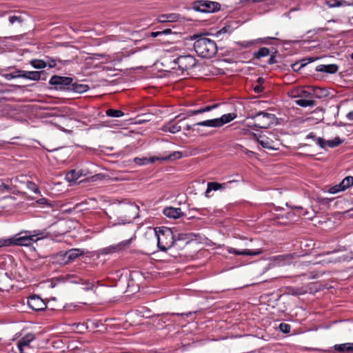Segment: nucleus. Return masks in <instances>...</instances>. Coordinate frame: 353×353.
<instances>
[{
  "label": "nucleus",
  "mask_w": 353,
  "mask_h": 353,
  "mask_svg": "<svg viewBox=\"0 0 353 353\" xmlns=\"http://www.w3.org/2000/svg\"><path fill=\"white\" fill-rule=\"evenodd\" d=\"M196 39L194 43V49L196 54L203 58H211L217 52L215 42L202 36L194 35Z\"/></svg>",
  "instance_id": "obj_1"
},
{
  "label": "nucleus",
  "mask_w": 353,
  "mask_h": 353,
  "mask_svg": "<svg viewBox=\"0 0 353 353\" xmlns=\"http://www.w3.org/2000/svg\"><path fill=\"white\" fill-rule=\"evenodd\" d=\"M155 235L157 238L158 247L162 251H166L176 243V236L170 228H159V230H155Z\"/></svg>",
  "instance_id": "obj_2"
},
{
  "label": "nucleus",
  "mask_w": 353,
  "mask_h": 353,
  "mask_svg": "<svg viewBox=\"0 0 353 353\" xmlns=\"http://www.w3.org/2000/svg\"><path fill=\"white\" fill-rule=\"evenodd\" d=\"M139 210V206L134 204H129L125 206L119 212V216L113 224H125L130 223L138 216Z\"/></svg>",
  "instance_id": "obj_3"
},
{
  "label": "nucleus",
  "mask_w": 353,
  "mask_h": 353,
  "mask_svg": "<svg viewBox=\"0 0 353 353\" xmlns=\"http://www.w3.org/2000/svg\"><path fill=\"white\" fill-rule=\"evenodd\" d=\"M248 119L256 120L254 126L265 129L273 124L275 119V116L273 114L260 111L255 114L249 115Z\"/></svg>",
  "instance_id": "obj_4"
},
{
  "label": "nucleus",
  "mask_w": 353,
  "mask_h": 353,
  "mask_svg": "<svg viewBox=\"0 0 353 353\" xmlns=\"http://www.w3.org/2000/svg\"><path fill=\"white\" fill-rule=\"evenodd\" d=\"M37 235H25L19 237L10 239H1L0 248L4 246H10L11 245L20 246H30L32 242L36 241L39 239H35Z\"/></svg>",
  "instance_id": "obj_5"
},
{
  "label": "nucleus",
  "mask_w": 353,
  "mask_h": 353,
  "mask_svg": "<svg viewBox=\"0 0 353 353\" xmlns=\"http://www.w3.org/2000/svg\"><path fill=\"white\" fill-rule=\"evenodd\" d=\"M236 117L235 113H228L222 115L220 118L209 119L201 122L196 123L194 125L219 128L225 123H228Z\"/></svg>",
  "instance_id": "obj_6"
},
{
  "label": "nucleus",
  "mask_w": 353,
  "mask_h": 353,
  "mask_svg": "<svg viewBox=\"0 0 353 353\" xmlns=\"http://www.w3.org/2000/svg\"><path fill=\"white\" fill-rule=\"evenodd\" d=\"M72 78L53 75L49 81V83L54 86L56 90L62 91H70Z\"/></svg>",
  "instance_id": "obj_7"
},
{
  "label": "nucleus",
  "mask_w": 353,
  "mask_h": 353,
  "mask_svg": "<svg viewBox=\"0 0 353 353\" xmlns=\"http://www.w3.org/2000/svg\"><path fill=\"white\" fill-rule=\"evenodd\" d=\"M221 6L219 3L206 0H201L194 3V10L201 12H214L219 10Z\"/></svg>",
  "instance_id": "obj_8"
},
{
  "label": "nucleus",
  "mask_w": 353,
  "mask_h": 353,
  "mask_svg": "<svg viewBox=\"0 0 353 353\" xmlns=\"http://www.w3.org/2000/svg\"><path fill=\"white\" fill-rule=\"evenodd\" d=\"M174 62L176 63L179 68L182 71H186L195 67L196 61L192 55H181L174 59Z\"/></svg>",
  "instance_id": "obj_9"
},
{
  "label": "nucleus",
  "mask_w": 353,
  "mask_h": 353,
  "mask_svg": "<svg viewBox=\"0 0 353 353\" xmlns=\"http://www.w3.org/2000/svg\"><path fill=\"white\" fill-rule=\"evenodd\" d=\"M228 252L235 255L256 256L262 254L263 250L260 248L256 249H241L238 250L234 248H228Z\"/></svg>",
  "instance_id": "obj_10"
},
{
  "label": "nucleus",
  "mask_w": 353,
  "mask_h": 353,
  "mask_svg": "<svg viewBox=\"0 0 353 353\" xmlns=\"http://www.w3.org/2000/svg\"><path fill=\"white\" fill-rule=\"evenodd\" d=\"M28 304L30 308L35 311H41L46 307V303L39 296L33 295L29 298Z\"/></svg>",
  "instance_id": "obj_11"
},
{
  "label": "nucleus",
  "mask_w": 353,
  "mask_h": 353,
  "mask_svg": "<svg viewBox=\"0 0 353 353\" xmlns=\"http://www.w3.org/2000/svg\"><path fill=\"white\" fill-rule=\"evenodd\" d=\"M163 212L165 216L170 219H179L185 216V214L179 208L166 207Z\"/></svg>",
  "instance_id": "obj_12"
},
{
  "label": "nucleus",
  "mask_w": 353,
  "mask_h": 353,
  "mask_svg": "<svg viewBox=\"0 0 353 353\" xmlns=\"http://www.w3.org/2000/svg\"><path fill=\"white\" fill-rule=\"evenodd\" d=\"M35 339V336L33 334L29 333L26 336L22 337L19 341L17 344L18 349L19 350V353H24L23 348L24 347H29V344L30 342Z\"/></svg>",
  "instance_id": "obj_13"
},
{
  "label": "nucleus",
  "mask_w": 353,
  "mask_h": 353,
  "mask_svg": "<svg viewBox=\"0 0 353 353\" xmlns=\"http://www.w3.org/2000/svg\"><path fill=\"white\" fill-rule=\"evenodd\" d=\"M254 139L257 141V142L264 148L268 149H274V147L272 145L273 141L270 140L268 137L264 135L257 136L255 133L252 134Z\"/></svg>",
  "instance_id": "obj_14"
},
{
  "label": "nucleus",
  "mask_w": 353,
  "mask_h": 353,
  "mask_svg": "<svg viewBox=\"0 0 353 353\" xmlns=\"http://www.w3.org/2000/svg\"><path fill=\"white\" fill-rule=\"evenodd\" d=\"M82 170H72L65 174V179L68 182H76L81 176H85Z\"/></svg>",
  "instance_id": "obj_15"
},
{
  "label": "nucleus",
  "mask_w": 353,
  "mask_h": 353,
  "mask_svg": "<svg viewBox=\"0 0 353 353\" xmlns=\"http://www.w3.org/2000/svg\"><path fill=\"white\" fill-rule=\"evenodd\" d=\"M89 89L90 87L88 85L80 83L78 82H73L72 81L70 92L81 94L87 92Z\"/></svg>",
  "instance_id": "obj_16"
},
{
  "label": "nucleus",
  "mask_w": 353,
  "mask_h": 353,
  "mask_svg": "<svg viewBox=\"0 0 353 353\" xmlns=\"http://www.w3.org/2000/svg\"><path fill=\"white\" fill-rule=\"evenodd\" d=\"M339 67L336 64L319 65L316 68L317 72L334 74L338 71Z\"/></svg>",
  "instance_id": "obj_17"
},
{
  "label": "nucleus",
  "mask_w": 353,
  "mask_h": 353,
  "mask_svg": "<svg viewBox=\"0 0 353 353\" xmlns=\"http://www.w3.org/2000/svg\"><path fill=\"white\" fill-rule=\"evenodd\" d=\"M334 350L341 353H352L353 343H346L342 344H336L334 346Z\"/></svg>",
  "instance_id": "obj_18"
},
{
  "label": "nucleus",
  "mask_w": 353,
  "mask_h": 353,
  "mask_svg": "<svg viewBox=\"0 0 353 353\" xmlns=\"http://www.w3.org/2000/svg\"><path fill=\"white\" fill-rule=\"evenodd\" d=\"M179 18V15L176 13L165 14L159 16L158 21L160 23L174 22Z\"/></svg>",
  "instance_id": "obj_19"
},
{
  "label": "nucleus",
  "mask_w": 353,
  "mask_h": 353,
  "mask_svg": "<svg viewBox=\"0 0 353 353\" xmlns=\"http://www.w3.org/2000/svg\"><path fill=\"white\" fill-rule=\"evenodd\" d=\"M190 238L189 236V234H183V233L178 234V236L176 238V243H174V245L181 248L184 245H186L187 243H188L190 241Z\"/></svg>",
  "instance_id": "obj_20"
},
{
  "label": "nucleus",
  "mask_w": 353,
  "mask_h": 353,
  "mask_svg": "<svg viewBox=\"0 0 353 353\" xmlns=\"http://www.w3.org/2000/svg\"><path fill=\"white\" fill-rule=\"evenodd\" d=\"M83 254L84 252L80 249H71L65 252V257L67 259V261H70Z\"/></svg>",
  "instance_id": "obj_21"
},
{
  "label": "nucleus",
  "mask_w": 353,
  "mask_h": 353,
  "mask_svg": "<svg viewBox=\"0 0 353 353\" xmlns=\"http://www.w3.org/2000/svg\"><path fill=\"white\" fill-rule=\"evenodd\" d=\"M131 241H132V239L122 241L117 245H115L111 246L108 248H106L105 250H108V252H106L105 253H109V252H115V251H118V250L124 249L129 246V245L131 243Z\"/></svg>",
  "instance_id": "obj_22"
},
{
  "label": "nucleus",
  "mask_w": 353,
  "mask_h": 353,
  "mask_svg": "<svg viewBox=\"0 0 353 353\" xmlns=\"http://www.w3.org/2000/svg\"><path fill=\"white\" fill-rule=\"evenodd\" d=\"M159 157H152L150 158L136 157L134 159V162L139 165H145V164H148V163H153L155 161H157V160L159 161Z\"/></svg>",
  "instance_id": "obj_23"
},
{
  "label": "nucleus",
  "mask_w": 353,
  "mask_h": 353,
  "mask_svg": "<svg viewBox=\"0 0 353 353\" xmlns=\"http://www.w3.org/2000/svg\"><path fill=\"white\" fill-rule=\"evenodd\" d=\"M182 157V153L181 152L176 151L173 152L169 155L165 157H159V161H174L176 159H179Z\"/></svg>",
  "instance_id": "obj_24"
},
{
  "label": "nucleus",
  "mask_w": 353,
  "mask_h": 353,
  "mask_svg": "<svg viewBox=\"0 0 353 353\" xmlns=\"http://www.w3.org/2000/svg\"><path fill=\"white\" fill-rule=\"evenodd\" d=\"M181 126L179 125L178 124H172V123L170 122L168 124L165 125L162 128V130L165 132H169L170 133L174 134L179 132L181 130Z\"/></svg>",
  "instance_id": "obj_25"
},
{
  "label": "nucleus",
  "mask_w": 353,
  "mask_h": 353,
  "mask_svg": "<svg viewBox=\"0 0 353 353\" xmlns=\"http://www.w3.org/2000/svg\"><path fill=\"white\" fill-rule=\"evenodd\" d=\"M270 53V51L267 48H261L257 52H254L253 57L256 59H260L262 57H267Z\"/></svg>",
  "instance_id": "obj_26"
},
{
  "label": "nucleus",
  "mask_w": 353,
  "mask_h": 353,
  "mask_svg": "<svg viewBox=\"0 0 353 353\" xmlns=\"http://www.w3.org/2000/svg\"><path fill=\"white\" fill-rule=\"evenodd\" d=\"M30 64L36 69H43L47 66V62L42 59H32Z\"/></svg>",
  "instance_id": "obj_27"
},
{
  "label": "nucleus",
  "mask_w": 353,
  "mask_h": 353,
  "mask_svg": "<svg viewBox=\"0 0 353 353\" xmlns=\"http://www.w3.org/2000/svg\"><path fill=\"white\" fill-rule=\"evenodd\" d=\"M70 282L73 283H82L83 284L86 285V287L85 288V290H88L92 288L93 284L89 283L88 281H83L82 279L79 277H77L74 276H71V281Z\"/></svg>",
  "instance_id": "obj_28"
},
{
  "label": "nucleus",
  "mask_w": 353,
  "mask_h": 353,
  "mask_svg": "<svg viewBox=\"0 0 353 353\" xmlns=\"http://www.w3.org/2000/svg\"><path fill=\"white\" fill-rule=\"evenodd\" d=\"M274 39V38H272V37H268V38H265V39H259L256 40H252V41L242 43L241 45V46H243L244 48H248L250 46L254 45L255 43H266L265 40Z\"/></svg>",
  "instance_id": "obj_29"
},
{
  "label": "nucleus",
  "mask_w": 353,
  "mask_h": 353,
  "mask_svg": "<svg viewBox=\"0 0 353 353\" xmlns=\"http://www.w3.org/2000/svg\"><path fill=\"white\" fill-rule=\"evenodd\" d=\"M296 105L301 107H313L315 105V101L314 100H308V99H298L295 101Z\"/></svg>",
  "instance_id": "obj_30"
},
{
  "label": "nucleus",
  "mask_w": 353,
  "mask_h": 353,
  "mask_svg": "<svg viewBox=\"0 0 353 353\" xmlns=\"http://www.w3.org/2000/svg\"><path fill=\"white\" fill-rule=\"evenodd\" d=\"M223 187V184L216 182H210L208 183V188L205 192V196H208V194L212 190H218Z\"/></svg>",
  "instance_id": "obj_31"
},
{
  "label": "nucleus",
  "mask_w": 353,
  "mask_h": 353,
  "mask_svg": "<svg viewBox=\"0 0 353 353\" xmlns=\"http://www.w3.org/2000/svg\"><path fill=\"white\" fill-rule=\"evenodd\" d=\"M107 116L110 117H121L124 115V113L120 110L108 109L105 112Z\"/></svg>",
  "instance_id": "obj_32"
},
{
  "label": "nucleus",
  "mask_w": 353,
  "mask_h": 353,
  "mask_svg": "<svg viewBox=\"0 0 353 353\" xmlns=\"http://www.w3.org/2000/svg\"><path fill=\"white\" fill-rule=\"evenodd\" d=\"M43 74H44L43 71H28V79L39 81L41 79V76Z\"/></svg>",
  "instance_id": "obj_33"
},
{
  "label": "nucleus",
  "mask_w": 353,
  "mask_h": 353,
  "mask_svg": "<svg viewBox=\"0 0 353 353\" xmlns=\"http://www.w3.org/2000/svg\"><path fill=\"white\" fill-rule=\"evenodd\" d=\"M341 185H342V188L346 190L353 185V176H348L344 178L341 182L340 183Z\"/></svg>",
  "instance_id": "obj_34"
},
{
  "label": "nucleus",
  "mask_w": 353,
  "mask_h": 353,
  "mask_svg": "<svg viewBox=\"0 0 353 353\" xmlns=\"http://www.w3.org/2000/svg\"><path fill=\"white\" fill-rule=\"evenodd\" d=\"M8 21L11 25L21 26L23 21V19H22L21 16L11 15L8 17Z\"/></svg>",
  "instance_id": "obj_35"
},
{
  "label": "nucleus",
  "mask_w": 353,
  "mask_h": 353,
  "mask_svg": "<svg viewBox=\"0 0 353 353\" xmlns=\"http://www.w3.org/2000/svg\"><path fill=\"white\" fill-rule=\"evenodd\" d=\"M326 4L330 8H334V7H339L341 6H345L347 4V1H339V0H327Z\"/></svg>",
  "instance_id": "obj_36"
},
{
  "label": "nucleus",
  "mask_w": 353,
  "mask_h": 353,
  "mask_svg": "<svg viewBox=\"0 0 353 353\" xmlns=\"http://www.w3.org/2000/svg\"><path fill=\"white\" fill-rule=\"evenodd\" d=\"M314 94L317 98H321L323 97H326L327 94V92L326 90L321 88H314L313 89Z\"/></svg>",
  "instance_id": "obj_37"
},
{
  "label": "nucleus",
  "mask_w": 353,
  "mask_h": 353,
  "mask_svg": "<svg viewBox=\"0 0 353 353\" xmlns=\"http://www.w3.org/2000/svg\"><path fill=\"white\" fill-rule=\"evenodd\" d=\"M343 143V140L341 139L339 137H335L333 140H328L326 141V145L330 148H334Z\"/></svg>",
  "instance_id": "obj_38"
},
{
  "label": "nucleus",
  "mask_w": 353,
  "mask_h": 353,
  "mask_svg": "<svg viewBox=\"0 0 353 353\" xmlns=\"http://www.w3.org/2000/svg\"><path fill=\"white\" fill-rule=\"evenodd\" d=\"M37 203L40 205H46L51 208H54L56 205L55 202L50 201L46 198L39 199V200H37Z\"/></svg>",
  "instance_id": "obj_39"
},
{
  "label": "nucleus",
  "mask_w": 353,
  "mask_h": 353,
  "mask_svg": "<svg viewBox=\"0 0 353 353\" xmlns=\"http://www.w3.org/2000/svg\"><path fill=\"white\" fill-rule=\"evenodd\" d=\"M345 190L343 188H342V185H341V183H339V184L337 185H335L332 187H331L328 192L330 193V194H336L339 192H341V191H344Z\"/></svg>",
  "instance_id": "obj_40"
},
{
  "label": "nucleus",
  "mask_w": 353,
  "mask_h": 353,
  "mask_svg": "<svg viewBox=\"0 0 353 353\" xmlns=\"http://www.w3.org/2000/svg\"><path fill=\"white\" fill-rule=\"evenodd\" d=\"M290 293L292 295H301L306 293V290H305L302 288H290Z\"/></svg>",
  "instance_id": "obj_41"
},
{
  "label": "nucleus",
  "mask_w": 353,
  "mask_h": 353,
  "mask_svg": "<svg viewBox=\"0 0 353 353\" xmlns=\"http://www.w3.org/2000/svg\"><path fill=\"white\" fill-rule=\"evenodd\" d=\"M291 327L289 324L282 323L279 325V330L283 333H289L290 332Z\"/></svg>",
  "instance_id": "obj_42"
},
{
  "label": "nucleus",
  "mask_w": 353,
  "mask_h": 353,
  "mask_svg": "<svg viewBox=\"0 0 353 353\" xmlns=\"http://www.w3.org/2000/svg\"><path fill=\"white\" fill-rule=\"evenodd\" d=\"M317 59L318 58L308 57L299 61V63H300V64H303V67H305L307 63L313 62Z\"/></svg>",
  "instance_id": "obj_43"
},
{
  "label": "nucleus",
  "mask_w": 353,
  "mask_h": 353,
  "mask_svg": "<svg viewBox=\"0 0 353 353\" xmlns=\"http://www.w3.org/2000/svg\"><path fill=\"white\" fill-rule=\"evenodd\" d=\"M291 68L294 72H299L303 68V64H300V63L296 62L292 64Z\"/></svg>",
  "instance_id": "obj_44"
},
{
  "label": "nucleus",
  "mask_w": 353,
  "mask_h": 353,
  "mask_svg": "<svg viewBox=\"0 0 353 353\" xmlns=\"http://www.w3.org/2000/svg\"><path fill=\"white\" fill-rule=\"evenodd\" d=\"M217 106H218V104H214L212 105H207V106H205L203 108L199 109L200 110V112L201 114V113H203V112H209V111L216 108Z\"/></svg>",
  "instance_id": "obj_45"
},
{
  "label": "nucleus",
  "mask_w": 353,
  "mask_h": 353,
  "mask_svg": "<svg viewBox=\"0 0 353 353\" xmlns=\"http://www.w3.org/2000/svg\"><path fill=\"white\" fill-rule=\"evenodd\" d=\"M20 74H17V78H24L28 79V71L18 70Z\"/></svg>",
  "instance_id": "obj_46"
},
{
  "label": "nucleus",
  "mask_w": 353,
  "mask_h": 353,
  "mask_svg": "<svg viewBox=\"0 0 353 353\" xmlns=\"http://www.w3.org/2000/svg\"><path fill=\"white\" fill-rule=\"evenodd\" d=\"M227 32H230V33L231 32L230 26H225V27L222 28L220 30H219L216 32V35L219 36V34H225Z\"/></svg>",
  "instance_id": "obj_47"
},
{
  "label": "nucleus",
  "mask_w": 353,
  "mask_h": 353,
  "mask_svg": "<svg viewBox=\"0 0 353 353\" xmlns=\"http://www.w3.org/2000/svg\"><path fill=\"white\" fill-rule=\"evenodd\" d=\"M201 114L200 112V110H190V111H188V113H187V117H192V116H194V115H196V114ZM186 118V117L182 118L181 120H183Z\"/></svg>",
  "instance_id": "obj_48"
},
{
  "label": "nucleus",
  "mask_w": 353,
  "mask_h": 353,
  "mask_svg": "<svg viewBox=\"0 0 353 353\" xmlns=\"http://www.w3.org/2000/svg\"><path fill=\"white\" fill-rule=\"evenodd\" d=\"M316 143L321 148H324L326 145V141L321 137L316 139Z\"/></svg>",
  "instance_id": "obj_49"
},
{
  "label": "nucleus",
  "mask_w": 353,
  "mask_h": 353,
  "mask_svg": "<svg viewBox=\"0 0 353 353\" xmlns=\"http://www.w3.org/2000/svg\"><path fill=\"white\" fill-rule=\"evenodd\" d=\"M3 77H4L6 79H8V80H10V79H16V78H17V74H13V73L5 74H3Z\"/></svg>",
  "instance_id": "obj_50"
},
{
  "label": "nucleus",
  "mask_w": 353,
  "mask_h": 353,
  "mask_svg": "<svg viewBox=\"0 0 353 353\" xmlns=\"http://www.w3.org/2000/svg\"><path fill=\"white\" fill-rule=\"evenodd\" d=\"M28 188L33 190L34 192H37L39 191L38 188H37L36 185L32 182H28Z\"/></svg>",
  "instance_id": "obj_51"
},
{
  "label": "nucleus",
  "mask_w": 353,
  "mask_h": 353,
  "mask_svg": "<svg viewBox=\"0 0 353 353\" xmlns=\"http://www.w3.org/2000/svg\"><path fill=\"white\" fill-rule=\"evenodd\" d=\"M254 90L256 93H261L263 91V88L260 85H256L254 87Z\"/></svg>",
  "instance_id": "obj_52"
},
{
  "label": "nucleus",
  "mask_w": 353,
  "mask_h": 353,
  "mask_svg": "<svg viewBox=\"0 0 353 353\" xmlns=\"http://www.w3.org/2000/svg\"><path fill=\"white\" fill-rule=\"evenodd\" d=\"M277 61L275 59V56L274 54H272L268 60V63L270 65H272V64H274L276 63Z\"/></svg>",
  "instance_id": "obj_53"
},
{
  "label": "nucleus",
  "mask_w": 353,
  "mask_h": 353,
  "mask_svg": "<svg viewBox=\"0 0 353 353\" xmlns=\"http://www.w3.org/2000/svg\"><path fill=\"white\" fill-rule=\"evenodd\" d=\"M47 65L49 68H54L56 65V62L54 59H50L48 62H47Z\"/></svg>",
  "instance_id": "obj_54"
},
{
  "label": "nucleus",
  "mask_w": 353,
  "mask_h": 353,
  "mask_svg": "<svg viewBox=\"0 0 353 353\" xmlns=\"http://www.w3.org/2000/svg\"><path fill=\"white\" fill-rule=\"evenodd\" d=\"M192 314H193L192 312H190L188 313H181V314H179V313H176V314L174 313V314H172V315H177V316H190Z\"/></svg>",
  "instance_id": "obj_55"
},
{
  "label": "nucleus",
  "mask_w": 353,
  "mask_h": 353,
  "mask_svg": "<svg viewBox=\"0 0 353 353\" xmlns=\"http://www.w3.org/2000/svg\"><path fill=\"white\" fill-rule=\"evenodd\" d=\"M310 95H311V94L309 92L305 91V90H302L301 94H300L301 97H305V98L310 97Z\"/></svg>",
  "instance_id": "obj_56"
},
{
  "label": "nucleus",
  "mask_w": 353,
  "mask_h": 353,
  "mask_svg": "<svg viewBox=\"0 0 353 353\" xmlns=\"http://www.w3.org/2000/svg\"><path fill=\"white\" fill-rule=\"evenodd\" d=\"M161 35L170 34H172V30H171V29L168 28V29H165V30L161 31Z\"/></svg>",
  "instance_id": "obj_57"
},
{
  "label": "nucleus",
  "mask_w": 353,
  "mask_h": 353,
  "mask_svg": "<svg viewBox=\"0 0 353 353\" xmlns=\"http://www.w3.org/2000/svg\"><path fill=\"white\" fill-rule=\"evenodd\" d=\"M306 138L307 139H312L314 141H316V139H317V138H316V136L313 132H310L309 134H307Z\"/></svg>",
  "instance_id": "obj_58"
},
{
  "label": "nucleus",
  "mask_w": 353,
  "mask_h": 353,
  "mask_svg": "<svg viewBox=\"0 0 353 353\" xmlns=\"http://www.w3.org/2000/svg\"><path fill=\"white\" fill-rule=\"evenodd\" d=\"M158 36H161V31H157V32H151V37H157Z\"/></svg>",
  "instance_id": "obj_59"
},
{
  "label": "nucleus",
  "mask_w": 353,
  "mask_h": 353,
  "mask_svg": "<svg viewBox=\"0 0 353 353\" xmlns=\"http://www.w3.org/2000/svg\"><path fill=\"white\" fill-rule=\"evenodd\" d=\"M347 118L349 120H350V121L353 120V111L350 112L347 114Z\"/></svg>",
  "instance_id": "obj_60"
},
{
  "label": "nucleus",
  "mask_w": 353,
  "mask_h": 353,
  "mask_svg": "<svg viewBox=\"0 0 353 353\" xmlns=\"http://www.w3.org/2000/svg\"><path fill=\"white\" fill-rule=\"evenodd\" d=\"M345 6H353V0H351L349 2H347V4Z\"/></svg>",
  "instance_id": "obj_61"
},
{
  "label": "nucleus",
  "mask_w": 353,
  "mask_h": 353,
  "mask_svg": "<svg viewBox=\"0 0 353 353\" xmlns=\"http://www.w3.org/2000/svg\"><path fill=\"white\" fill-rule=\"evenodd\" d=\"M191 129H192V125H187L185 126V130H186L189 131V130H190Z\"/></svg>",
  "instance_id": "obj_62"
},
{
  "label": "nucleus",
  "mask_w": 353,
  "mask_h": 353,
  "mask_svg": "<svg viewBox=\"0 0 353 353\" xmlns=\"http://www.w3.org/2000/svg\"><path fill=\"white\" fill-rule=\"evenodd\" d=\"M257 81L259 83H261V81H263V79L261 77H259V78H258Z\"/></svg>",
  "instance_id": "obj_63"
},
{
  "label": "nucleus",
  "mask_w": 353,
  "mask_h": 353,
  "mask_svg": "<svg viewBox=\"0 0 353 353\" xmlns=\"http://www.w3.org/2000/svg\"><path fill=\"white\" fill-rule=\"evenodd\" d=\"M252 2L254 3H257V2H260V1H262L263 0H251Z\"/></svg>",
  "instance_id": "obj_64"
}]
</instances>
